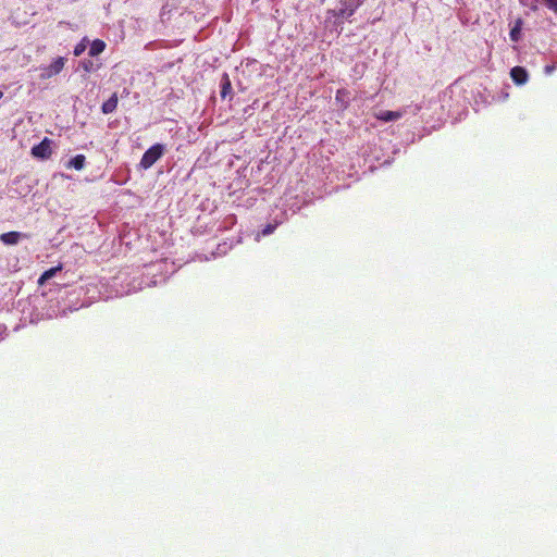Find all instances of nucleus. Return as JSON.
<instances>
[{
  "label": "nucleus",
  "instance_id": "obj_1",
  "mask_svg": "<svg viewBox=\"0 0 557 557\" xmlns=\"http://www.w3.org/2000/svg\"><path fill=\"white\" fill-rule=\"evenodd\" d=\"M165 147L162 144H154L143 156L140 166L144 170L152 166L164 153Z\"/></svg>",
  "mask_w": 557,
  "mask_h": 557
},
{
  "label": "nucleus",
  "instance_id": "obj_2",
  "mask_svg": "<svg viewBox=\"0 0 557 557\" xmlns=\"http://www.w3.org/2000/svg\"><path fill=\"white\" fill-rule=\"evenodd\" d=\"M360 5V0H341L337 8L333 10V15L335 17H350Z\"/></svg>",
  "mask_w": 557,
  "mask_h": 557
},
{
  "label": "nucleus",
  "instance_id": "obj_3",
  "mask_svg": "<svg viewBox=\"0 0 557 557\" xmlns=\"http://www.w3.org/2000/svg\"><path fill=\"white\" fill-rule=\"evenodd\" d=\"M64 65H65V58L58 57L57 59L53 60V62L50 65L40 69V71H41L40 78L49 79V78L58 75L64 69Z\"/></svg>",
  "mask_w": 557,
  "mask_h": 557
},
{
  "label": "nucleus",
  "instance_id": "obj_4",
  "mask_svg": "<svg viewBox=\"0 0 557 557\" xmlns=\"http://www.w3.org/2000/svg\"><path fill=\"white\" fill-rule=\"evenodd\" d=\"M51 144H52V140L45 137L38 145H35L32 148V154L35 158H39V159L49 158L52 153Z\"/></svg>",
  "mask_w": 557,
  "mask_h": 557
},
{
  "label": "nucleus",
  "instance_id": "obj_5",
  "mask_svg": "<svg viewBox=\"0 0 557 557\" xmlns=\"http://www.w3.org/2000/svg\"><path fill=\"white\" fill-rule=\"evenodd\" d=\"M29 236L27 234H23L20 232H8L0 234V240L5 245H16L21 238H28Z\"/></svg>",
  "mask_w": 557,
  "mask_h": 557
},
{
  "label": "nucleus",
  "instance_id": "obj_6",
  "mask_svg": "<svg viewBox=\"0 0 557 557\" xmlns=\"http://www.w3.org/2000/svg\"><path fill=\"white\" fill-rule=\"evenodd\" d=\"M510 77L517 85H523L528 82L529 75L524 67L515 66L510 70Z\"/></svg>",
  "mask_w": 557,
  "mask_h": 557
},
{
  "label": "nucleus",
  "instance_id": "obj_7",
  "mask_svg": "<svg viewBox=\"0 0 557 557\" xmlns=\"http://www.w3.org/2000/svg\"><path fill=\"white\" fill-rule=\"evenodd\" d=\"M117 103H119L117 94L114 92L107 101H104L102 103V106H101L102 113L110 114V113L114 112L117 108Z\"/></svg>",
  "mask_w": 557,
  "mask_h": 557
},
{
  "label": "nucleus",
  "instance_id": "obj_8",
  "mask_svg": "<svg viewBox=\"0 0 557 557\" xmlns=\"http://www.w3.org/2000/svg\"><path fill=\"white\" fill-rule=\"evenodd\" d=\"M401 116H403L401 112L388 111V110L381 111L377 114H375V117L377 120H381V121H384V122L396 121V120H399Z\"/></svg>",
  "mask_w": 557,
  "mask_h": 557
},
{
  "label": "nucleus",
  "instance_id": "obj_9",
  "mask_svg": "<svg viewBox=\"0 0 557 557\" xmlns=\"http://www.w3.org/2000/svg\"><path fill=\"white\" fill-rule=\"evenodd\" d=\"M335 101L339 108L347 109L349 106V91L347 89H338L335 95Z\"/></svg>",
  "mask_w": 557,
  "mask_h": 557
},
{
  "label": "nucleus",
  "instance_id": "obj_10",
  "mask_svg": "<svg viewBox=\"0 0 557 557\" xmlns=\"http://www.w3.org/2000/svg\"><path fill=\"white\" fill-rule=\"evenodd\" d=\"M62 270V264H59L54 268H51L49 270H46L40 277L38 278V284L44 285L47 281L52 278L58 272Z\"/></svg>",
  "mask_w": 557,
  "mask_h": 557
},
{
  "label": "nucleus",
  "instance_id": "obj_11",
  "mask_svg": "<svg viewBox=\"0 0 557 557\" xmlns=\"http://www.w3.org/2000/svg\"><path fill=\"white\" fill-rule=\"evenodd\" d=\"M104 49H106V42L101 39H95L90 45L89 55L96 57V55L102 53L104 51Z\"/></svg>",
  "mask_w": 557,
  "mask_h": 557
},
{
  "label": "nucleus",
  "instance_id": "obj_12",
  "mask_svg": "<svg viewBox=\"0 0 557 557\" xmlns=\"http://www.w3.org/2000/svg\"><path fill=\"white\" fill-rule=\"evenodd\" d=\"M85 156L84 154H76L74 158H72L67 163V169H74L76 171H81L84 168L85 164Z\"/></svg>",
  "mask_w": 557,
  "mask_h": 557
},
{
  "label": "nucleus",
  "instance_id": "obj_13",
  "mask_svg": "<svg viewBox=\"0 0 557 557\" xmlns=\"http://www.w3.org/2000/svg\"><path fill=\"white\" fill-rule=\"evenodd\" d=\"M232 91V84L227 74H224L221 82V97L225 98Z\"/></svg>",
  "mask_w": 557,
  "mask_h": 557
},
{
  "label": "nucleus",
  "instance_id": "obj_14",
  "mask_svg": "<svg viewBox=\"0 0 557 557\" xmlns=\"http://www.w3.org/2000/svg\"><path fill=\"white\" fill-rule=\"evenodd\" d=\"M521 34V21L519 20L513 28H511L509 36L512 41H518Z\"/></svg>",
  "mask_w": 557,
  "mask_h": 557
},
{
  "label": "nucleus",
  "instance_id": "obj_15",
  "mask_svg": "<svg viewBox=\"0 0 557 557\" xmlns=\"http://www.w3.org/2000/svg\"><path fill=\"white\" fill-rule=\"evenodd\" d=\"M86 38H84L81 42H78L75 47H74V55L75 57H79L81 54H83V52L86 50Z\"/></svg>",
  "mask_w": 557,
  "mask_h": 557
},
{
  "label": "nucleus",
  "instance_id": "obj_16",
  "mask_svg": "<svg viewBox=\"0 0 557 557\" xmlns=\"http://www.w3.org/2000/svg\"><path fill=\"white\" fill-rule=\"evenodd\" d=\"M544 1H545L546 7L550 11L557 13V0H544Z\"/></svg>",
  "mask_w": 557,
  "mask_h": 557
},
{
  "label": "nucleus",
  "instance_id": "obj_17",
  "mask_svg": "<svg viewBox=\"0 0 557 557\" xmlns=\"http://www.w3.org/2000/svg\"><path fill=\"white\" fill-rule=\"evenodd\" d=\"M275 225H272V224H268L263 230H262V234L263 235H270L274 232L275 230Z\"/></svg>",
  "mask_w": 557,
  "mask_h": 557
},
{
  "label": "nucleus",
  "instance_id": "obj_18",
  "mask_svg": "<svg viewBox=\"0 0 557 557\" xmlns=\"http://www.w3.org/2000/svg\"><path fill=\"white\" fill-rule=\"evenodd\" d=\"M555 70H556V65H555V64H549V65H546V66L544 67V73H545L546 75H550V74H553V73H554V71H555Z\"/></svg>",
  "mask_w": 557,
  "mask_h": 557
},
{
  "label": "nucleus",
  "instance_id": "obj_19",
  "mask_svg": "<svg viewBox=\"0 0 557 557\" xmlns=\"http://www.w3.org/2000/svg\"><path fill=\"white\" fill-rule=\"evenodd\" d=\"M89 64L91 65V61H88V64H84L86 71H89Z\"/></svg>",
  "mask_w": 557,
  "mask_h": 557
},
{
  "label": "nucleus",
  "instance_id": "obj_20",
  "mask_svg": "<svg viewBox=\"0 0 557 557\" xmlns=\"http://www.w3.org/2000/svg\"><path fill=\"white\" fill-rule=\"evenodd\" d=\"M89 64L91 65V61H88V64H84L86 71H89Z\"/></svg>",
  "mask_w": 557,
  "mask_h": 557
},
{
  "label": "nucleus",
  "instance_id": "obj_21",
  "mask_svg": "<svg viewBox=\"0 0 557 557\" xmlns=\"http://www.w3.org/2000/svg\"><path fill=\"white\" fill-rule=\"evenodd\" d=\"M3 97V92L0 90V99Z\"/></svg>",
  "mask_w": 557,
  "mask_h": 557
}]
</instances>
